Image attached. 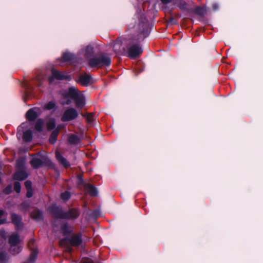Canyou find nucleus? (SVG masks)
I'll list each match as a JSON object with an SVG mask.
<instances>
[{
    "mask_svg": "<svg viewBox=\"0 0 263 263\" xmlns=\"http://www.w3.org/2000/svg\"><path fill=\"white\" fill-rule=\"evenodd\" d=\"M79 209L77 208H71L68 211L64 212L63 219L74 220L79 217Z\"/></svg>",
    "mask_w": 263,
    "mask_h": 263,
    "instance_id": "9b49d317",
    "label": "nucleus"
},
{
    "mask_svg": "<svg viewBox=\"0 0 263 263\" xmlns=\"http://www.w3.org/2000/svg\"><path fill=\"white\" fill-rule=\"evenodd\" d=\"M11 219L12 223L15 225L17 229H20L22 227V218L20 215L15 213H12Z\"/></svg>",
    "mask_w": 263,
    "mask_h": 263,
    "instance_id": "2eb2a0df",
    "label": "nucleus"
},
{
    "mask_svg": "<svg viewBox=\"0 0 263 263\" xmlns=\"http://www.w3.org/2000/svg\"><path fill=\"white\" fill-rule=\"evenodd\" d=\"M69 242L72 246H79L82 242V239L80 235L72 236L69 239Z\"/></svg>",
    "mask_w": 263,
    "mask_h": 263,
    "instance_id": "f3484780",
    "label": "nucleus"
},
{
    "mask_svg": "<svg viewBox=\"0 0 263 263\" xmlns=\"http://www.w3.org/2000/svg\"><path fill=\"white\" fill-rule=\"evenodd\" d=\"M38 116L37 109L36 108H31L26 114L27 119L30 121H34Z\"/></svg>",
    "mask_w": 263,
    "mask_h": 263,
    "instance_id": "ddd939ff",
    "label": "nucleus"
},
{
    "mask_svg": "<svg viewBox=\"0 0 263 263\" xmlns=\"http://www.w3.org/2000/svg\"><path fill=\"white\" fill-rule=\"evenodd\" d=\"M49 211L54 217L60 219H63L64 211L61 208L55 205H52L49 207Z\"/></svg>",
    "mask_w": 263,
    "mask_h": 263,
    "instance_id": "f8f14e48",
    "label": "nucleus"
},
{
    "mask_svg": "<svg viewBox=\"0 0 263 263\" xmlns=\"http://www.w3.org/2000/svg\"><path fill=\"white\" fill-rule=\"evenodd\" d=\"M8 260V254L5 252H0V263H6Z\"/></svg>",
    "mask_w": 263,
    "mask_h": 263,
    "instance_id": "cd10ccee",
    "label": "nucleus"
},
{
    "mask_svg": "<svg viewBox=\"0 0 263 263\" xmlns=\"http://www.w3.org/2000/svg\"><path fill=\"white\" fill-rule=\"evenodd\" d=\"M12 190V186L11 185H8L3 190V192L5 194H9L11 193Z\"/></svg>",
    "mask_w": 263,
    "mask_h": 263,
    "instance_id": "f704fd0d",
    "label": "nucleus"
},
{
    "mask_svg": "<svg viewBox=\"0 0 263 263\" xmlns=\"http://www.w3.org/2000/svg\"><path fill=\"white\" fill-rule=\"evenodd\" d=\"M71 196V194L69 192L65 191L61 194L60 197H61V198L64 201H67L70 198Z\"/></svg>",
    "mask_w": 263,
    "mask_h": 263,
    "instance_id": "c85d7f7f",
    "label": "nucleus"
},
{
    "mask_svg": "<svg viewBox=\"0 0 263 263\" xmlns=\"http://www.w3.org/2000/svg\"><path fill=\"white\" fill-rule=\"evenodd\" d=\"M86 190L87 193L92 196H95L97 195V189L91 184H88L86 186Z\"/></svg>",
    "mask_w": 263,
    "mask_h": 263,
    "instance_id": "412c9836",
    "label": "nucleus"
},
{
    "mask_svg": "<svg viewBox=\"0 0 263 263\" xmlns=\"http://www.w3.org/2000/svg\"><path fill=\"white\" fill-rule=\"evenodd\" d=\"M8 242L10 246V251L11 253L16 254L22 251V248L19 245L21 239L17 233H13L9 236Z\"/></svg>",
    "mask_w": 263,
    "mask_h": 263,
    "instance_id": "20e7f679",
    "label": "nucleus"
},
{
    "mask_svg": "<svg viewBox=\"0 0 263 263\" xmlns=\"http://www.w3.org/2000/svg\"><path fill=\"white\" fill-rule=\"evenodd\" d=\"M37 253L38 252L36 250H34L32 251L30 255V256L28 260V263H33L34 262L37 257Z\"/></svg>",
    "mask_w": 263,
    "mask_h": 263,
    "instance_id": "c756f323",
    "label": "nucleus"
},
{
    "mask_svg": "<svg viewBox=\"0 0 263 263\" xmlns=\"http://www.w3.org/2000/svg\"><path fill=\"white\" fill-rule=\"evenodd\" d=\"M25 185L27 190H31L32 183L29 180H27L25 182Z\"/></svg>",
    "mask_w": 263,
    "mask_h": 263,
    "instance_id": "e433bc0d",
    "label": "nucleus"
},
{
    "mask_svg": "<svg viewBox=\"0 0 263 263\" xmlns=\"http://www.w3.org/2000/svg\"><path fill=\"white\" fill-rule=\"evenodd\" d=\"M37 80L39 81V82L40 83L39 84H37V86L40 87L42 85L41 84V78L40 77H38L37 78Z\"/></svg>",
    "mask_w": 263,
    "mask_h": 263,
    "instance_id": "79ce46f5",
    "label": "nucleus"
},
{
    "mask_svg": "<svg viewBox=\"0 0 263 263\" xmlns=\"http://www.w3.org/2000/svg\"><path fill=\"white\" fill-rule=\"evenodd\" d=\"M212 7L214 10H217L219 8V6L217 4L214 3L212 5Z\"/></svg>",
    "mask_w": 263,
    "mask_h": 263,
    "instance_id": "ea45409f",
    "label": "nucleus"
},
{
    "mask_svg": "<svg viewBox=\"0 0 263 263\" xmlns=\"http://www.w3.org/2000/svg\"><path fill=\"white\" fill-rule=\"evenodd\" d=\"M91 80V78L90 75L85 74L80 77L78 82L83 85H87L90 83Z\"/></svg>",
    "mask_w": 263,
    "mask_h": 263,
    "instance_id": "a211bd4d",
    "label": "nucleus"
},
{
    "mask_svg": "<svg viewBox=\"0 0 263 263\" xmlns=\"http://www.w3.org/2000/svg\"><path fill=\"white\" fill-rule=\"evenodd\" d=\"M64 127V125H59L58 126L57 128L56 129H58V130L59 131V130L62 128V127Z\"/></svg>",
    "mask_w": 263,
    "mask_h": 263,
    "instance_id": "37998d69",
    "label": "nucleus"
},
{
    "mask_svg": "<svg viewBox=\"0 0 263 263\" xmlns=\"http://www.w3.org/2000/svg\"><path fill=\"white\" fill-rule=\"evenodd\" d=\"M136 18H138V23L135 27H136L139 32L140 33L141 35H142L143 37L145 38L146 37L147 34H145V32L147 31L148 27V21L145 17V16L139 11H137V13L135 15Z\"/></svg>",
    "mask_w": 263,
    "mask_h": 263,
    "instance_id": "39448f33",
    "label": "nucleus"
},
{
    "mask_svg": "<svg viewBox=\"0 0 263 263\" xmlns=\"http://www.w3.org/2000/svg\"><path fill=\"white\" fill-rule=\"evenodd\" d=\"M78 116V112L77 110L73 108H69L64 111L61 118V120L63 122L69 121L75 119Z\"/></svg>",
    "mask_w": 263,
    "mask_h": 263,
    "instance_id": "6e6552de",
    "label": "nucleus"
},
{
    "mask_svg": "<svg viewBox=\"0 0 263 263\" xmlns=\"http://www.w3.org/2000/svg\"><path fill=\"white\" fill-rule=\"evenodd\" d=\"M95 52L94 48L91 45H87L82 48L79 51L78 53V59L80 60H82V55L84 57L85 59L89 60V59L92 57V55ZM79 62L80 61L79 60Z\"/></svg>",
    "mask_w": 263,
    "mask_h": 263,
    "instance_id": "423d86ee",
    "label": "nucleus"
},
{
    "mask_svg": "<svg viewBox=\"0 0 263 263\" xmlns=\"http://www.w3.org/2000/svg\"><path fill=\"white\" fill-rule=\"evenodd\" d=\"M31 217L36 221H40L43 219V215L42 211L39 210H34L31 213Z\"/></svg>",
    "mask_w": 263,
    "mask_h": 263,
    "instance_id": "6ab92c4d",
    "label": "nucleus"
},
{
    "mask_svg": "<svg viewBox=\"0 0 263 263\" xmlns=\"http://www.w3.org/2000/svg\"><path fill=\"white\" fill-rule=\"evenodd\" d=\"M46 127L48 130L53 129L55 127V121L54 119L50 118L46 122Z\"/></svg>",
    "mask_w": 263,
    "mask_h": 263,
    "instance_id": "393cba45",
    "label": "nucleus"
},
{
    "mask_svg": "<svg viewBox=\"0 0 263 263\" xmlns=\"http://www.w3.org/2000/svg\"><path fill=\"white\" fill-rule=\"evenodd\" d=\"M205 11V9L202 7H197L195 8L194 10V12L196 14L200 16L204 15Z\"/></svg>",
    "mask_w": 263,
    "mask_h": 263,
    "instance_id": "7c9ffc66",
    "label": "nucleus"
},
{
    "mask_svg": "<svg viewBox=\"0 0 263 263\" xmlns=\"http://www.w3.org/2000/svg\"><path fill=\"white\" fill-rule=\"evenodd\" d=\"M27 190V192L26 196L28 198H30L31 197H32V196L33 195L32 189Z\"/></svg>",
    "mask_w": 263,
    "mask_h": 263,
    "instance_id": "4c0bfd02",
    "label": "nucleus"
},
{
    "mask_svg": "<svg viewBox=\"0 0 263 263\" xmlns=\"http://www.w3.org/2000/svg\"><path fill=\"white\" fill-rule=\"evenodd\" d=\"M75 59V55L70 53H64L62 56V60L65 62H72Z\"/></svg>",
    "mask_w": 263,
    "mask_h": 263,
    "instance_id": "5701e85b",
    "label": "nucleus"
},
{
    "mask_svg": "<svg viewBox=\"0 0 263 263\" xmlns=\"http://www.w3.org/2000/svg\"><path fill=\"white\" fill-rule=\"evenodd\" d=\"M172 0H161L162 3L164 5H167L171 2Z\"/></svg>",
    "mask_w": 263,
    "mask_h": 263,
    "instance_id": "a19ab883",
    "label": "nucleus"
},
{
    "mask_svg": "<svg viewBox=\"0 0 263 263\" xmlns=\"http://www.w3.org/2000/svg\"><path fill=\"white\" fill-rule=\"evenodd\" d=\"M14 190L17 193H20L21 190V185L20 182H15L14 183Z\"/></svg>",
    "mask_w": 263,
    "mask_h": 263,
    "instance_id": "473e14b6",
    "label": "nucleus"
},
{
    "mask_svg": "<svg viewBox=\"0 0 263 263\" xmlns=\"http://www.w3.org/2000/svg\"><path fill=\"white\" fill-rule=\"evenodd\" d=\"M33 242H34V240H31L30 241H29V244H30L31 242L33 243Z\"/></svg>",
    "mask_w": 263,
    "mask_h": 263,
    "instance_id": "c03bdc74",
    "label": "nucleus"
},
{
    "mask_svg": "<svg viewBox=\"0 0 263 263\" xmlns=\"http://www.w3.org/2000/svg\"><path fill=\"white\" fill-rule=\"evenodd\" d=\"M61 230L64 235H67L71 232V230L67 222L64 223L61 226Z\"/></svg>",
    "mask_w": 263,
    "mask_h": 263,
    "instance_id": "a878e982",
    "label": "nucleus"
},
{
    "mask_svg": "<svg viewBox=\"0 0 263 263\" xmlns=\"http://www.w3.org/2000/svg\"><path fill=\"white\" fill-rule=\"evenodd\" d=\"M52 76L49 78L50 82H51L53 81V79H56L60 80H70V77L67 74L64 72H60L55 70L54 69H52L51 70Z\"/></svg>",
    "mask_w": 263,
    "mask_h": 263,
    "instance_id": "9d476101",
    "label": "nucleus"
},
{
    "mask_svg": "<svg viewBox=\"0 0 263 263\" xmlns=\"http://www.w3.org/2000/svg\"><path fill=\"white\" fill-rule=\"evenodd\" d=\"M5 213L3 210H0V224H4L7 222V219L6 218H1L5 214Z\"/></svg>",
    "mask_w": 263,
    "mask_h": 263,
    "instance_id": "72a5a7b5",
    "label": "nucleus"
},
{
    "mask_svg": "<svg viewBox=\"0 0 263 263\" xmlns=\"http://www.w3.org/2000/svg\"><path fill=\"white\" fill-rule=\"evenodd\" d=\"M143 52V50L139 44H134L129 47L127 51L125 50V54L130 58L138 57Z\"/></svg>",
    "mask_w": 263,
    "mask_h": 263,
    "instance_id": "0eeeda50",
    "label": "nucleus"
},
{
    "mask_svg": "<svg viewBox=\"0 0 263 263\" xmlns=\"http://www.w3.org/2000/svg\"><path fill=\"white\" fill-rule=\"evenodd\" d=\"M50 160L44 157H35L31 159L30 164L33 168H37L48 164Z\"/></svg>",
    "mask_w": 263,
    "mask_h": 263,
    "instance_id": "1a4fd4ad",
    "label": "nucleus"
},
{
    "mask_svg": "<svg viewBox=\"0 0 263 263\" xmlns=\"http://www.w3.org/2000/svg\"><path fill=\"white\" fill-rule=\"evenodd\" d=\"M110 64V57L103 52L99 53L88 60V64L92 68H101L102 67L109 66Z\"/></svg>",
    "mask_w": 263,
    "mask_h": 263,
    "instance_id": "f03ea898",
    "label": "nucleus"
},
{
    "mask_svg": "<svg viewBox=\"0 0 263 263\" xmlns=\"http://www.w3.org/2000/svg\"><path fill=\"white\" fill-rule=\"evenodd\" d=\"M44 125V121L42 119H38L35 123V129L39 132H41L43 130V126Z\"/></svg>",
    "mask_w": 263,
    "mask_h": 263,
    "instance_id": "bb28decb",
    "label": "nucleus"
},
{
    "mask_svg": "<svg viewBox=\"0 0 263 263\" xmlns=\"http://www.w3.org/2000/svg\"><path fill=\"white\" fill-rule=\"evenodd\" d=\"M121 44L119 42H116L114 45L113 49L114 51L117 53H124V54H125V49H123V50H121Z\"/></svg>",
    "mask_w": 263,
    "mask_h": 263,
    "instance_id": "b1692460",
    "label": "nucleus"
},
{
    "mask_svg": "<svg viewBox=\"0 0 263 263\" xmlns=\"http://www.w3.org/2000/svg\"><path fill=\"white\" fill-rule=\"evenodd\" d=\"M59 134V130L57 129H54L51 133L49 137V141L51 144H54L57 140V136Z\"/></svg>",
    "mask_w": 263,
    "mask_h": 263,
    "instance_id": "4be33fe9",
    "label": "nucleus"
},
{
    "mask_svg": "<svg viewBox=\"0 0 263 263\" xmlns=\"http://www.w3.org/2000/svg\"><path fill=\"white\" fill-rule=\"evenodd\" d=\"M80 141L78 136L74 134H70L68 136V142L71 144H77Z\"/></svg>",
    "mask_w": 263,
    "mask_h": 263,
    "instance_id": "aec40b11",
    "label": "nucleus"
},
{
    "mask_svg": "<svg viewBox=\"0 0 263 263\" xmlns=\"http://www.w3.org/2000/svg\"><path fill=\"white\" fill-rule=\"evenodd\" d=\"M94 114L93 113L89 114L86 116V120L88 122H91L93 120Z\"/></svg>",
    "mask_w": 263,
    "mask_h": 263,
    "instance_id": "c9c22d12",
    "label": "nucleus"
},
{
    "mask_svg": "<svg viewBox=\"0 0 263 263\" xmlns=\"http://www.w3.org/2000/svg\"><path fill=\"white\" fill-rule=\"evenodd\" d=\"M16 165H17V166L18 167H22L23 166V165H24L23 164V162L22 161V160H18L17 161V163H16Z\"/></svg>",
    "mask_w": 263,
    "mask_h": 263,
    "instance_id": "58836bf2",
    "label": "nucleus"
},
{
    "mask_svg": "<svg viewBox=\"0 0 263 263\" xmlns=\"http://www.w3.org/2000/svg\"><path fill=\"white\" fill-rule=\"evenodd\" d=\"M30 123L26 122L23 123L17 128V137L20 138L22 136L23 140L26 142H30L32 139V133L30 129H27Z\"/></svg>",
    "mask_w": 263,
    "mask_h": 263,
    "instance_id": "7ed1b4c3",
    "label": "nucleus"
},
{
    "mask_svg": "<svg viewBox=\"0 0 263 263\" xmlns=\"http://www.w3.org/2000/svg\"><path fill=\"white\" fill-rule=\"evenodd\" d=\"M55 156L57 160L61 165L66 168L70 166L69 162L66 159L63 157L59 152H56Z\"/></svg>",
    "mask_w": 263,
    "mask_h": 263,
    "instance_id": "dca6fc26",
    "label": "nucleus"
},
{
    "mask_svg": "<svg viewBox=\"0 0 263 263\" xmlns=\"http://www.w3.org/2000/svg\"><path fill=\"white\" fill-rule=\"evenodd\" d=\"M63 98L65 101L61 102L63 105H69L71 103V99L74 101L76 106L82 108L85 105V98L83 92L79 91L76 87L72 86L62 92Z\"/></svg>",
    "mask_w": 263,
    "mask_h": 263,
    "instance_id": "f257e3e1",
    "label": "nucleus"
},
{
    "mask_svg": "<svg viewBox=\"0 0 263 263\" xmlns=\"http://www.w3.org/2000/svg\"><path fill=\"white\" fill-rule=\"evenodd\" d=\"M27 177L28 174L27 172L24 170L17 171L15 173L13 176V179L18 181L24 180Z\"/></svg>",
    "mask_w": 263,
    "mask_h": 263,
    "instance_id": "4468645a",
    "label": "nucleus"
},
{
    "mask_svg": "<svg viewBox=\"0 0 263 263\" xmlns=\"http://www.w3.org/2000/svg\"><path fill=\"white\" fill-rule=\"evenodd\" d=\"M55 106H56V104H55V102L53 101H51L45 105L44 108L45 109L50 110L54 109L55 107Z\"/></svg>",
    "mask_w": 263,
    "mask_h": 263,
    "instance_id": "2f4dec72",
    "label": "nucleus"
}]
</instances>
